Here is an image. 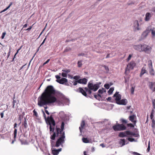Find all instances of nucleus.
<instances>
[{"instance_id": "f8f14e48", "label": "nucleus", "mask_w": 155, "mask_h": 155, "mask_svg": "<svg viewBox=\"0 0 155 155\" xmlns=\"http://www.w3.org/2000/svg\"><path fill=\"white\" fill-rule=\"evenodd\" d=\"M56 81L59 83L61 84H63L64 83L67 82V79L64 78H62L61 79L57 80Z\"/></svg>"}, {"instance_id": "cd10ccee", "label": "nucleus", "mask_w": 155, "mask_h": 155, "mask_svg": "<svg viewBox=\"0 0 155 155\" xmlns=\"http://www.w3.org/2000/svg\"><path fill=\"white\" fill-rule=\"evenodd\" d=\"M83 142L85 143H87L89 142V140L86 138H83L82 139Z\"/></svg>"}, {"instance_id": "9d476101", "label": "nucleus", "mask_w": 155, "mask_h": 155, "mask_svg": "<svg viewBox=\"0 0 155 155\" xmlns=\"http://www.w3.org/2000/svg\"><path fill=\"white\" fill-rule=\"evenodd\" d=\"M61 150L62 149L61 148L59 149H52V153L54 155H57L59 153V152L61 151Z\"/></svg>"}, {"instance_id": "473e14b6", "label": "nucleus", "mask_w": 155, "mask_h": 155, "mask_svg": "<svg viewBox=\"0 0 155 155\" xmlns=\"http://www.w3.org/2000/svg\"><path fill=\"white\" fill-rule=\"evenodd\" d=\"M130 135L131 136H133L135 137H137V134H136L135 133L130 131Z\"/></svg>"}, {"instance_id": "423d86ee", "label": "nucleus", "mask_w": 155, "mask_h": 155, "mask_svg": "<svg viewBox=\"0 0 155 155\" xmlns=\"http://www.w3.org/2000/svg\"><path fill=\"white\" fill-rule=\"evenodd\" d=\"M48 123L47 124H48L50 126L49 129L50 131L51 132L50 133V134H51V132H52L53 133L54 132V128H52L51 124H52L53 126H54L55 125V123L53 118L51 117L48 118Z\"/></svg>"}, {"instance_id": "774afa93", "label": "nucleus", "mask_w": 155, "mask_h": 155, "mask_svg": "<svg viewBox=\"0 0 155 155\" xmlns=\"http://www.w3.org/2000/svg\"><path fill=\"white\" fill-rule=\"evenodd\" d=\"M94 97L95 98H96L97 99L99 100V99H100V98H98V96H97V95H94Z\"/></svg>"}, {"instance_id": "603ef678", "label": "nucleus", "mask_w": 155, "mask_h": 155, "mask_svg": "<svg viewBox=\"0 0 155 155\" xmlns=\"http://www.w3.org/2000/svg\"><path fill=\"white\" fill-rule=\"evenodd\" d=\"M13 3L12 2H11L9 4V5H8V6L6 7L5 8L8 10L10 7L12 5Z\"/></svg>"}, {"instance_id": "bb28decb", "label": "nucleus", "mask_w": 155, "mask_h": 155, "mask_svg": "<svg viewBox=\"0 0 155 155\" xmlns=\"http://www.w3.org/2000/svg\"><path fill=\"white\" fill-rule=\"evenodd\" d=\"M120 143L122 144V146H123L125 144V140L124 139H121L120 140Z\"/></svg>"}, {"instance_id": "49530a36", "label": "nucleus", "mask_w": 155, "mask_h": 155, "mask_svg": "<svg viewBox=\"0 0 155 155\" xmlns=\"http://www.w3.org/2000/svg\"><path fill=\"white\" fill-rule=\"evenodd\" d=\"M6 34V33L5 32H4L3 33L1 37L2 39H3L4 38Z\"/></svg>"}, {"instance_id": "13d9d810", "label": "nucleus", "mask_w": 155, "mask_h": 155, "mask_svg": "<svg viewBox=\"0 0 155 155\" xmlns=\"http://www.w3.org/2000/svg\"><path fill=\"white\" fill-rule=\"evenodd\" d=\"M11 47L10 46V48H9V51L8 53V56H7V58H8L9 56H10V52H11Z\"/></svg>"}, {"instance_id": "58836bf2", "label": "nucleus", "mask_w": 155, "mask_h": 155, "mask_svg": "<svg viewBox=\"0 0 155 155\" xmlns=\"http://www.w3.org/2000/svg\"><path fill=\"white\" fill-rule=\"evenodd\" d=\"M104 87L107 89H108L110 87V86L109 85V84H104Z\"/></svg>"}, {"instance_id": "a211bd4d", "label": "nucleus", "mask_w": 155, "mask_h": 155, "mask_svg": "<svg viewBox=\"0 0 155 155\" xmlns=\"http://www.w3.org/2000/svg\"><path fill=\"white\" fill-rule=\"evenodd\" d=\"M150 31H151L152 37L154 38L155 36V28L153 27L150 29Z\"/></svg>"}, {"instance_id": "09e8293b", "label": "nucleus", "mask_w": 155, "mask_h": 155, "mask_svg": "<svg viewBox=\"0 0 155 155\" xmlns=\"http://www.w3.org/2000/svg\"><path fill=\"white\" fill-rule=\"evenodd\" d=\"M13 3L12 2H11L9 4V5H8V6L6 7L5 8L8 10L10 7L12 5Z\"/></svg>"}, {"instance_id": "0e129e2a", "label": "nucleus", "mask_w": 155, "mask_h": 155, "mask_svg": "<svg viewBox=\"0 0 155 155\" xmlns=\"http://www.w3.org/2000/svg\"><path fill=\"white\" fill-rule=\"evenodd\" d=\"M79 78L78 76H74L73 78L76 80H78L79 79Z\"/></svg>"}, {"instance_id": "a19ab883", "label": "nucleus", "mask_w": 155, "mask_h": 155, "mask_svg": "<svg viewBox=\"0 0 155 155\" xmlns=\"http://www.w3.org/2000/svg\"><path fill=\"white\" fill-rule=\"evenodd\" d=\"M127 126L128 127H130L133 128L134 127V126L131 123L127 124Z\"/></svg>"}, {"instance_id": "c9c22d12", "label": "nucleus", "mask_w": 155, "mask_h": 155, "mask_svg": "<svg viewBox=\"0 0 155 155\" xmlns=\"http://www.w3.org/2000/svg\"><path fill=\"white\" fill-rule=\"evenodd\" d=\"M150 63H149L148 64L149 67V68H153L152 64V62L151 60H150L149 61V62Z\"/></svg>"}, {"instance_id": "aec40b11", "label": "nucleus", "mask_w": 155, "mask_h": 155, "mask_svg": "<svg viewBox=\"0 0 155 155\" xmlns=\"http://www.w3.org/2000/svg\"><path fill=\"white\" fill-rule=\"evenodd\" d=\"M43 117L46 121V123H48V118H50L51 117L53 118L52 117V116L51 115L50 117H48L47 118L46 117V115H45V112H44V111H43Z\"/></svg>"}, {"instance_id": "a878e982", "label": "nucleus", "mask_w": 155, "mask_h": 155, "mask_svg": "<svg viewBox=\"0 0 155 155\" xmlns=\"http://www.w3.org/2000/svg\"><path fill=\"white\" fill-rule=\"evenodd\" d=\"M106 90L104 88H102V89H99L98 91L99 94H102L104 92H106Z\"/></svg>"}, {"instance_id": "e2e57ef3", "label": "nucleus", "mask_w": 155, "mask_h": 155, "mask_svg": "<svg viewBox=\"0 0 155 155\" xmlns=\"http://www.w3.org/2000/svg\"><path fill=\"white\" fill-rule=\"evenodd\" d=\"M23 117V116L22 115H19V117H18V119L20 120L21 121V118Z\"/></svg>"}, {"instance_id": "79ce46f5", "label": "nucleus", "mask_w": 155, "mask_h": 155, "mask_svg": "<svg viewBox=\"0 0 155 155\" xmlns=\"http://www.w3.org/2000/svg\"><path fill=\"white\" fill-rule=\"evenodd\" d=\"M62 71L67 73L69 72L70 71V70L69 69H63L62 70Z\"/></svg>"}, {"instance_id": "052dcab7", "label": "nucleus", "mask_w": 155, "mask_h": 155, "mask_svg": "<svg viewBox=\"0 0 155 155\" xmlns=\"http://www.w3.org/2000/svg\"><path fill=\"white\" fill-rule=\"evenodd\" d=\"M150 117V118L152 120H154V119L153 118V115L152 112L151 113V114Z\"/></svg>"}, {"instance_id": "8fccbe9b", "label": "nucleus", "mask_w": 155, "mask_h": 155, "mask_svg": "<svg viewBox=\"0 0 155 155\" xmlns=\"http://www.w3.org/2000/svg\"><path fill=\"white\" fill-rule=\"evenodd\" d=\"M13 3L12 2H11L9 4V5H8V6L6 7L5 8L8 10L10 7L12 5Z\"/></svg>"}, {"instance_id": "4468645a", "label": "nucleus", "mask_w": 155, "mask_h": 155, "mask_svg": "<svg viewBox=\"0 0 155 155\" xmlns=\"http://www.w3.org/2000/svg\"><path fill=\"white\" fill-rule=\"evenodd\" d=\"M136 118V116L134 115H131L129 117V120L134 124H135L136 123V120H134V119Z\"/></svg>"}, {"instance_id": "4be33fe9", "label": "nucleus", "mask_w": 155, "mask_h": 155, "mask_svg": "<svg viewBox=\"0 0 155 155\" xmlns=\"http://www.w3.org/2000/svg\"><path fill=\"white\" fill-rule=\"evenodd\" d=\"M149 73L150 74L153 76H154L155 75V72L153 68H149Z\"/></svg>"}, {"instance_id": "5701e85b", "label": "nucleus", "mask_w": 155, "mask_h": 155, "mask_svg": "<svg viewBox=\"0 0 155 155\" xmlns=\"http://www.w3.org/2000/svg\"><path fill=\"white\" fill-rule=\"evenodd\" d=\"M149 32L148 30H147L146 31H144L142 34V36L143 37H146L148 33Z\"/></svg>"}, {"instance_id": "0eeeda50", "label": "nucleus", "mask_w": 155, "mask_h": 155, "mask_svg": "<svg viewBox=\"0 0 155 155\" xmlns=\"http://www.w3.org/2000/svg\"><path fill=\"white\" fill-rule=\"evenodd\" d=\"M118 92H116L114 94L113 97H115V99L117 103L121 99V95L119 94Z\"/></svg>"}, {"instance_id": "338daca9", "label": "nucleus", "mask_w": 155, "mask_h": 155, "mask_svg": "<svg viewBox=\"0 0 155 155\" xmlns=\"http://www.w3.org/2000/svg\"><path fill=\"white\" fill-rule=\"evenodd\" d=\"M33 112L34 114V115H35L36 116H37V113L36 111L35 110H33Z\"/></svg>"}, {"instance_id": "f03ea898", "label": "nucleus", "mask_w": 155, "mask_h": 155, "mask_svg": "<svg viewBox=\"0 0 155 155\" xmlns=\"http://www.w3.org/2000/svg\"><path fill=\"white\" fill-rule=\"evenodd\" d=\"M64 123L62 122L61 128L56 127V131L57 136L59 137L56 142V146L59 147L60 145L63 146V144L64 142V139L65 138L64 131H63L64 129Z\"/></svg>"}, {"instance_id": "de8ad7c7", "label": "nucleus", "mask_w": 155, "mask_h": 155, "mask_svg": "<svg viewBox=\"0 0 155 155\" xmlns=\"http://www.w3.org/2000/svg\"><path fill=\"white\" fill-rule=\"evenodd\" d=\"M13 3L12 2H11L9 4V5H8V6L6 7L5 8L8 10L10 7L12 5Z\"/></svg>"}, {"instance_id": "20e7f679", "label": "nucleus", "mask_w": 155, "mask_h": 155, "mask_svg": "<svg viewBox=\"0 0 155 155\" xmlns=\"http://www.w3.org/2000/svg\"><path fill=\"white\" fill-rule=\"evenodd\" d=\"M88 87L89 89L86 91L88 94H90L92 92L91 90L95 91L97 90L99 87V85L98 84H94L92 83L89 82L88 84Z\"/></svg>"}, {"instance_id": "680f3d73", "label": "nucleus", "mask_w": 155, "mask_h": 155, "mask_svg": "<svg viewBox=\"0 0 155 155\" xmlns=\"http://www.w3.org/2000/svg\"><path fill=\"white\" fill-rule=\"evenodd\" d=\"M131 57H132V55L131 54L129 55L128 57L127 58V60L128 61L130 60L131 58Z\"/></svg>"}, {"instance_id": "4d7b16f0", "label": "nucleus", "mask_w": 155, "mask_h": 155, "mask_svg": "<svg viewBox=\"0 0 155 155\" xmlns=\"http://www.w3.org/2000/svg\"><path fill=\"white\" fill-rule=\"evenodd\" d=\"M21 48H22V46H21V47H20V48L19 49H18V50L17 51V52L15 54V56H14V58H13V59L12 61H13L14 60V58H15V55H16V54H17L18 53V51H19L21 49Z\"/></svg>"}, {"instance_id": "6ab92c4d", "label": "nucleus", "mask_w": 155, "mask_h": 155, "mask_svg": "<svg viewBox=\"0 0 155 155\" xmlns=\"http://www.w3.org/2000/svg\"><path fill=\"white\" fill-rule=\"evenodd\" d=\"M85 122L84 120H83L81 123V126L79 127V129L81 132V130L84 128L85 126Z\"/></svg>"}, {"instance_id": "393cba45", "label": "nucleus", "mask_w": 155, "mask_h": 155, "mask_svg": "<svg viewBox=\"0 0 155 155\" xmlns=\"http://www.w3.org/2000/svg\"><path fill=\"white\" fill-rule=\"evenodd\" d=\"M19 140L22 144H28L27 142L25 140H22L20 137Z\"/></svg>"}, {"instance_id": "72a5a7b5", "label": "nucleus", "mask_w": 155, "mask_h": 155, "mask_svg": "<svg viewBox=\"0 0 155 155\" xmlns=\"http://www.w3.org/2000/svg\"><path fill=\"white\" fill-rule=\"evenodd\" d=\"M51 146L52 147H57L56 146V143L55 144H54V141L52 140H51Z\"/></svg>"}, {"instance_id": "2eb2a0df", "label": "nucleus", "mask_w": 155, "mask_h": 155, "mask_svg": "<svg viewBox=\"0 0 155 155\" xmlns=\"http://www.w3.org/2000/svg\"><path fill=\"white\" fill-rule=\"evenodd\" d=\"M87 79L85 78L80 79L78 80V83L80 84H86L87 82Z\"/></svg>"}, {"instance_id": "3c124183", "label": "nucleus", "mask_w": 155, "mask_h": 155, "mask_svg": "<svg viewBox=\"0 0 155 155\" xmlns=\"http://www.w3.org/2000/svg\"><path fill=\"white\" fill-rule=\"evenodd\" d=\"M13 3L12 2H11L9 4V5H8V6L6 7L5 8L8 10L10 7L12 5Z\"/></svg>"}, {"instance_id": "69168bd1", "label": "nucleus", "mask_w": 155, "mask_h": 155, "mask_svg": "<svg viewBox=\"0 0 155 155\" xmlns=\"http://www.w3.org/2000/svg\"><path fill=\"white\" fill-rule=\"evenodd\" d=\"M50 59H48L46 62H45V63H44L43 64V65L46 64H47V63H48L50 61Z\"/></svg>"}, {"instance_id": "b1692460", "label": "nucleus", "mask_w": 155, "mask_h": 155, "mask_svg": "<svg viewBox=\"0 0 155 155\" xmlns=\"http://www.w3.org/2000/svg\"><path fill=\"white\" fill-rule=\"evenodd\" d=\"M22 125H24V127L26 128L28 127V125L27 122V120L26 118H25L24 121L22 123Z\"/></svg>"}, {"instance_id": "ea45409f", "label": "nucleus", "mask_w": 155, "mask_h": 155, "mask_svg": "<svg viewBox=\"0 0 155 155\" xmlns=\"http://www.w3.org/2000/svg\"><path fill=\"white\" fill-rule=\"evenodd\" d=\"M78 67H81L82 65V64L81 63V61H78Z\"/></svg>"}, {"instance_id": "7c9ffc66", "label": "nucleus", "mask_w": 155, "mask_h": 155, "mask_svg": "<svg viewBox=\"0 0 155 155\" xmlns=\"http://www.w3.org/2000/svg\"><path fill=\"white\" fill-rule=\"evenodd\" d=\"M17 131V129H15L13 133L14 139H15L16 137Z\"/></svg>"}, {"instance_id": "c85d7f7f", "label": "nucleus", "mask_w": 155, "mask_h": 155, "mask_svg": "<svg viewBox=\"0 0 155 155\" xmlns=\"http://www.w3.org/2000/svg\"><path fill=\"white\" fill-rule=\"evenodd\" d=\"M114 88L113 87H111L109 91H108V93L109 95L111 94L112 93L114 90Z\"/></svg>"}, {"instance_id": "4c0bfd02", "label": "nucleus", "mask_w": 155, "mask_h": 155, "mask_svg": "<svg viewBox=\"0 0 155 155\" xmlns=\"http://www.w3.org/2000/svg\"><path fill=\"white\" fill-rule=\"evenodd\" d=\"M150 150V142L149 141V142L148 143V147L147 150V152H149Z\"/></svg>"}, {"instance_id": "39448f33", "label": "nucleus", "mask_w": 155, "mask_h": 155, "mask_svg": "<svg viewBox=\"0 0 155 155\" xmlns=\"http://www.w3.org/2000/svg\"><path fill=\"white\" fill-rule=\"evenodd\" d=\"M113 128L115 131L124 130L126 129V127L123 124H117L113 126Z\"/></svg>"}, {"instance_id": "6e6d98bb", "label": "nucleus", "mask_w": 155, "mask_h": 155, "mask_svg": "<svg viewBox=\"0 0 155 155\" xmlns=\"http://www.w3.org/2000/svg\"><path fill=\"white\" fill-rule=\"evenodd\" d=\"M13 3L12 2H11L9 4V5H8V6L6 7L5 8L8 10L10 7L12 5Z\"/></svg>"}, {"instance_id": "7ed1b4c3", "label": "nucleus", "mask_w": 155, "mask_h": 155, "mask_svg": "<svg viewBox=\"0 0 155 155\" xmlns=\"http://www.w3.org/2000/svg\"><path fill=\"white\" fill-rule=\"evenodd\" d=\"M133 48L140 52L144 51L145 52H148L151 49V48L149 46L145 44H139L135 45L133 46Z\"/></svg>"}, {"instance_id": "bf43d9fd", "label": "nucleus", "mask_w": 155, "mask_h": 155, "mask_svg": "<svg viewBox=\"0 0 155 155\" xmlns=\"http://www.w3.org/2000/svg\"><path fill=\"white\" fill-rule=\"evenodd\" d=\"M16 102V101L14 100H13L12 102V108H14L15 106V103Z\"/></svg>"}, {"instance_id": "c03bdc74", "label": "nucleus", "mask_w": 155, "mask_h": 155, "mask_svg": "<svg viewBox=\"0 0 155 155\" xmlns=\"http://www.w3.org/2000/svg\"><path fill=\"white\" fill-rule=\"evenodd\" d=\"M128 140L130 142H133L134 140V139L133 138H128Z\"/></svg>"}, {"instance_id": "a18cd8bd", "label": "nucleus", "mask_w": 155, "mask_h": 155, "mask_svg": "<svg viewBox=\"0 0 155 155\" xmlns=\"http://www.w3.org/2000/svg\"><path fill=\"white\" fill-rule=\"evenodd\" d=\"M62 76L63 77H67V74L65 73H62Z\"/></svg>"}, {"instance_id": "f3484780", "label": "nucleus", "mask_w": 155, "mask_h": 155, "mask_svg": "<svg viewBox=\"0 0 155 155\" xmlns=\"http://www.w3.org/2000/svg\"><path fill=\"white\" fill-rule=\"evenodd\" d=\"M147 70H146V68L144 67H143L141 70V72L140 74V77H141L145 73L147 72Z\"/></svg>"}, {"instance_id": "ddd939ff", "label": "nucleus", "mask_w": 155, "mask_h": 155, "mask_svg": "<svg viewBox=\"0 0 155 155\" xmlns=\"http://www.w3.org/2000/svg\"><path fill=\"white\" fill-rule=\"evenodd\" d=\"M127 102V101L126 99H123L121 100H120V101L117 102V104H122L126 105Z\"/></svg>"}, {"instance_id": "f704fd0d", "label": "nucleus", "mask_w": 155, "mask_h": 155, "mask_svg": "<svg viewBox=\"0 0 155 155\" xmlns=\"http://www.w3.org/2000/svg\"><path fill=\"white\" fill-rule=\"evenodd\" d=\"M152 127L153 128H154L155 127V120H152Z\"/></svg>"}, {"instance_id": "e433bc0d", "label": "nucleus", "mask_w": 155, "mask_h": 155, "mask_svg": "<svg viewBox=\"0 0 155 155\" xmlns=\"http://www.w3.org/2000/svg\"><path fill=\"white\" fill-rule=\"evenodd\" d=\"M135 87L132 86L130 89V91L132 94H134Z\"/></svg>"}, {"instance_id": "412c9836", "label": "nucleus", "mask_w": 155, "mask_h": 155, "mask_svg": "<svg viewBox=\"0 0 155 155\" xmlns=\"http://www.w3.org/2000/svg\"><path fill=\"white\" fill-rule=\"evenodd\" d=\"M57 136L56 131L53 133V134L51 135L50 136V138L51 139L53 140H54L55 139V137Z\"/></svg>"}, {"instance_id": "2f4dec72", "label": "nucleus", "mask_w": 155, "mask_h": 155, "mask_svg": "<svg viewBox=\"0 0 155 155\" xmlns=\"http://www.w3.org/2000/svg\"><path fill=\"white\" fill-rule=\"evenodd\" d=\"M125 137H127L128 136H130V131H124Z\"/></svg>"}, {"instance_id": "1a4fd4ad", "label": "nucleus", "mask_w": 155, "mask_h": 155, "mask_svg": "<svg viewBox=\"0 0 155 155\" xmlns=\"http://www.w3.org/2000/svg\"><path fill=\"white\" fill-rule=\"evenodd\" d=\"M134 31H136L140 30L139 27V23L138 21L135 20L134 23Z\"/></svg>"}, {"instance_id": "864d4df0", "label": "nucleus", "mask_w": 155, "mask_h": 155, "mask_svg": "<svg viewBox=\"0 0 155 155\" xmlns=\"http://www.w3.org/2000/svg\"><path fill=\"white\" fill-rule=\"evenodd\" d=\"M13 3L12 2H11L9 4V5H8V6L6 7L5 8L8 10L10 7L12 5Z\"/></svg>"}, {"instance_id": "6e6552de", "label": "nucleus", "mask_w": 155, "mask_h": 155, "mask_svg": "<svg viewBox=\"0 0 155 155\" xmlns=\"http://www.w3.org/2000/svg\"><path fill=\"white\" fill-rule=\"evenodd\" d=\"M135 65V63L134 62L131 61L128 64L127 68H128L129 70L133 69ZM127 69L126 70L125 73H126L127 71Z\"/></svg>"}, {"instance_id": "f257e3e1", "label": "nucleus", "mask_w": 155, "mask_h": 155, "mask_svg": "<svg viewBox=\"0 0 155 155\" xmlns=\"http://www.w3.org/2000/svg\"><path fill=\"white\" fill-rule=\"evenodd\" d=\"M56 91L51 85L48 86L40 97H38V104L40 107L55 103L57 101L54 96Z\"/></svg>"}, {"instance_id": "c756f323", "label": "nucleus", "mask_w": 155, "mask_h": 155, "mask_svg": "<svg viewBox=\"0 0 155 155\" xmlns=\"http://www.w3.org/2000/svg\"><path fill=\"white\" fill-rule=\"evenodd\" d=\"M124 132H121L119 134V136L121 137H125Z\"/></svg>"}, {"instance_id": "37998d69", "label": "nucleus", "mask_w": 155, "mask_h": 155, "mask_svg": "<svg viewBox=\"0 0 155 155\" xmlns=\"http://www.w3.org/2000/svg\"><path fill=\"white\" fill-rule=\"evenodd\" d=\"M120 120L123 123L127 124V120L123 119H121Z\"/></svg>"}, {"instance_id": "9b49d317", "label": "nucleus", "mask_w": 155, "mask_h": 155, "mask_svg": "<svg viewBox=\"0 0 155 155\" xmlns=\"http://www.w3.org/2000/svg\"><path fill=\"white\" fill-rule=\"evenodd\" d=\"M78 91L80 93H81L85 97H87V94L85 90L81 87H79L78 89Z\"/></svg>"}, {"instance_id": "dca6fc26", "label": "nucleus", "mask_w": 155, "mask_h": 155, "mask_svg": "<svg viewBox=\"0 0 155 155\" xmlns=\"http://www.w3.org/2000/svg\"><path fill=\"white\" fill-rule=\"evenodd\" d=\"M151 15L150 13L147 12L145 15V20L146 21H148L150 19Z\"/></svg>"}, {"instance_id": "5fc2aeb1", "label": "nucleus", "mask_w": 155, "mask_h": 155, "mask_svg": "<svg viewBox=\"0 0 155 155\" xmlns=\"http://www.w3.org/2000/svg\"><path fill=\"white\" fill-rule=\"evenodd\" d=\"M13 3L12 2H11L9 4V5H8V6L6 7L5 8L8 10L10 7L12 5Z\"/></svg>"}]
</instances>
